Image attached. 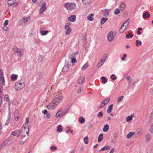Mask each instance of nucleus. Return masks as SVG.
<instances>
[{
    "instance_id": "1",
    "label": "nucleus",
    "mask_w": 153,
    "mask_h": 153,
    "mask_svg": "<svg viewBox=\"0 0 153 153\" xmlns=\"http://www.w3.org/2000/svg\"><path fill=\"white\" fill-rule=\"evenodd\" d=\"M130 21V19H128L122 24L119 30V32L122 33L126 30L129 26Z\"/></svg>"
},
{
    "instance_id": "2",
    "label": "nucleus",
    "mask_w": 153,
    "mask_h": 153,
    "mask_svg": "<svg viewBox=\"0 0 153 153\" xmlns=\"http://www.w3.org/2000/svg\"><path fill=\"white\" fill-rule=\"evenodd\" d=\"M64 7L68 10H71L75 9L76 7V5L73 2L70 3H65L64 4Z\"/></svg>"
},
{
    "instance_id": "3",
    "label": "nucleus",
    "mask_w": 153,
    "mask_h": 153,
    "mask_svg": "<svg viewBox=\"0 0 153 153\" xmlns=\"http://www.w3.org/2000/svg\"><path fill=\"white\" fill-rule=\"evenodd\" d=\"M25 84L23 80L17 82L15 85V89L17 90H20L24 88Z\"/></svg>"
},
{
    "instance_id": "4",
    "label": "nucleus",
    "mask_w": 153,
    "mask_h": 153,
    "mask_svg": "<svg viewBox=\"0 0 153 153\" xmlns=\"http://www.w3.org/2000/svg\"><path fill=\"white\" fill-rule=\"evenodd\" d=\"M58 106V104H56L53 101L49 103L46 106L48 110H52L56 108Z\"/></svg>"
},
{
    "instance_id": "5",
    "label": "nucleus",
    "mask_w": 153,
    "mask_h": 153,
    "mask_svg": "<svg viewBox=\"0 0 153 153\" xmlns=\"http://www.w3.org/2000/svg\"><path fill=\"white\" fill-rule=\"evenodd\" d=\"M115 36L114 35V33L112 31H110L107 35V38L109 41L112 42Z\"/></svg>"
},
{
    "instance_id": "6",
    "label": "nucleus",
    "mask_w": 153,
    "mask_h": 153,
    "mask_svg": "<svg viewBox=\"0 0 153 153\" xmlns=\"http://www.w3.org/2000/svg\"><path fill=\"white\" fill-rule=\"evenodd\" d=\"M41 2H43V3L42 5L41 6L39 11V13L40 14L43 13L47 9L46 4L45 2V1H41Z\"/></svg>"
},
{
    "instance_id": "7",
    "label": "nucleus",
    "mask_w": 153,
    "mask_h": 153,
    "mask_svg": "<svg viewBox=\"0 0 153 153\" xmlns=\"http://www.w3.org/2000/svg\"><path fill=\"white\" fill-rule=\"evenodd\" d=\"M21 134V132L19 130H15L12 132L11 134V138H13V136H16L18 137Z\"/></svg>"
},
{
    "instance_id": "8",
    "label": "nucleus",
    "mask_w": 153,
    "mask_h": 153,
    "mask_svg": "<svg viewBox=\"0 0 153 153\" xmlns=\"http://www.w3.org/2000/svg\"><path fill=\"white\" fill-rule=\"evenodd\" d=\"M14 51L15 54L19 57H21L22 55V54L20 50L16 47L14 48Z\"/></svg>"
},
{
    "instance_id": "9",
    "label": "nucleus",
    "mask_w": 153,
    "mask_h": 153,
    "mask_svg": "<svg viewBox=\"0 0 153 153\" xmlns=\"http://www.w3.org/2000/svg\"><path fill=\"white\" fill-rule=\"evenodd\" d=\"M4 83L5 81L3 76V72L2 70H0V85L2 83L3 85H4Z\"/></svg>"
},
{
    "instance_id": "10",
    "label": "nucleus",
    "mask_w": 153,
    "mask_h": 153,
    "mask_svg": "<svg viewBox=\"0 0 153 153\" xmlns=\"http://www.w3.org/2000/svg\"><path fill=\"white\" fill-rule=\"evenodd\" d=\"M62 100V96H59L58 97L54 98L52 100L56 104L59 103Z\"/></svg>"
},
{
    "instance_id": "11",
    "label": "nucleus",
    "mask_w": 153,
    "mask_h": 153,
    "mask_svg": "<svg viewBox=\"0 0 153 153\" xmlns=\"http://www.w3.org/2000/svg\"><path fill=\"white\" fill-rule=\"evenodd\" d=\"M63 109L62 108H60L59 109V111L56 114L55 117L56 118L59 117L63 113Z\"/></svg>"
},
{
    "instance_id": "12",
    "label": "nucleus",
    "mask_w": 153,
    "mask_h": 153,
    "mask_svg": "<svg viewBox=\"0 0 153 153\" xmlns=\"http://www.w3.org/2000/svg\"><path fill=\"white\" fill-rule=\"evenodd\" d=\"M76 19L75 15H73L70 16L68 19L69 21L72 22H74L75 21Z\"/></svg>"
},
{
    "instance_id": "13",
    "label": "nucleus",
    "mask_w": 153,
    "mask_h": 153,
    "mask_svg": "<svg viewBox=\"0 0 153 153\" xmlns=\"http://www.w3.org/2000/svg\"><path fill=\"white\" fill-rule=\"evenodd\" d=\"M107 56L105 57L104 59H101L100 62H99L97 65V66L98 68L100 67L104 63L105 60L106 59Z\"/></svg>"
},
{
    "instance_id": "14",
    "label": "nucleus",
    "mask_w": 153,
    "mask_h": 153,
    "mask_svg": "<svg viewBox=\"0 0 153 153\" xmlns=\"http://www.w3.org/2000/svg\"><path fill=\"white\" fill-rule=\"evenodd\" d=\"M19 111L18 110H16L14 112V117L16 120L17 121L19 119Z\"/></svg>"
},
{
    "instance_id": "15",
    "label": "nucleus",
    "mask_w": 153,
    "mask_h": 153,
    "mask_svg": "<svg viewBox=\"0 0 153 153\" xmlns=\"http://www.w3.org/2000/svg\"><path fill=\"white\" fill-rule=\"evenodd\" d=\"M85 80V77L84 76H80L78 79V82L79 84H82Z\"/></svg>"
},
{
    "instance_id": "16",
    "label": "nucleus",
    "mask_w": 153,
    "mask_h": 153,
    "mask_svg": "<svg viewBox=\"0 0 153 153\" xmlns=\"http://www.w3.org/2000/svg\"><path fill=\"white\" fill-rule=\"evenodd\" d=\"M22 130L24 132H25L28 135V134L29 132V129L28 127H25L23 126L22 128Z\"/></svg>"
},
{
    "instance_id": "17",
    "label": "nucleus",
    "mask_w": 153,
    "mask_h": 153,
    "mask_svg": "<svg viewBox=\"0 0 153 153\" xmlns=\"http://www.w3.org/2000/svg\"><path fill=\"white\" fill-rule=\"evenodd\" d=\"M10 138H8L3 143V144L5 146L6 145H8L10 144L12 142V139Z\"/></svg>"
},
{
    "instance_id": "18",
    "label": "nucleus",
    "mask_w": 153,
    "mask_h": 153,
    "mask_svg": "<svg viewBox=\"0 0 153 153\" xmlns=\"http://www.w3.org/2000/svg\"><path fill=\"white\" fill-rule=\"evenodd\" d=\"M94 13H92L87 16V18L88 19L91 21H92L94 19V18L93 17V16H94Z\"/></svg>"
},
{
    "instance_id": "19",
    "label": "nucleus",
    "mask_w": 153,
    "mask_h": 153,
    "mask_svg": "<svg viewBox=\"0 0 153 153\" xmlns=\"http://www.w3.org/2000/svg\"><path fill=\"white\" fill-rule=\"evenodd\" d=\"M150 16V14L146 12L143 13V17L144 19H145L146 18H149Z\"/></svg>"
},
{
    "instance_id": "20",
    "label": "nucleus",
    "mask_w": 153,
    "mask_h": 153,
    "mask_svg": "<svg viewBox=\"0 0 153 153\" xmlns=\"http://www.w3.org/2000/svg\"><path fill=\"white\" fill-rule=\"evenodd\" d=\"M146 142L147 143L149 142L151 139V136L149 134H147L146 135Z\"/></svg>"
},
{
    "instance_id": "21",
    "label": "nucleus",
    "mask_w": 153,
    "mask_h": 153,
    "mask_svg": "<svg viewBox=\"0 0 153 153\" xmlns=\"http://www.w3.org/2000/svg\"><path fill=\"white\" fill-rule=\"evenodd\" d=\"M143 129L142 128H138L136 131V133L139 135H141L143 133Z\"/></svg>"
},
{
    "instance_id": "22",
    "label": "nucleus",
    "mask_w": 153,
    "mask_h": 153,
    "mask_svg": "<svg viewBox=\"0 0 153 153\" xmlns=\"http://www.w3.org/2000/svg\"><path fill=\"white\" fill-rule=\"evenodd\" d=\"M49 32L48 30H44L42 29L40 30V32L41 35L43 36L45 35Z\"/></svg>"
},
{
    "instance_id": "23",
    "label": "nucleus",
    "mask_w": 153,
    "mask_h": 153,
    "mask_svg": "<svg viewBox=\"0 0 153 153\" xmlns=\"http://www.w3.org/2000/svg\"><path fill=\"white\" fill-rule=\"evenodd\" d=\"M18 76L16 74H12L11 76V79L12 81H15L16 80Z\"/></svg>"
},
{
    "instance_id": "24",
    "label": "nucleus",
    "mask_w": 153,
    "mask_h": 153,
    "mask_svg": "<svg viewBox=\"0 0 153 153\" xmlns=\"http://www.w3.org/2000/svg\"><path fill=\"white\" fill-rule=\"evenodd\" d=\"M135 132L134 131L130 132L127 135L126 137L127 138H130L133 135H134V134H135Z\"/></svg>"
},
{
    "instance_id": "25",
    "label": "nucleus",
    "mask_w": 153,
    "mask_h": 153,
    "mask_svg": "<svg viewBox=\"0 0 153 153\" xmlns=\"http://www.w3.org/2000/svg\"><path fill=\"white\" fill-rule=\"evenodd\" d=\"M85 121V119L83 117H81L79 118V121L81 124L84 123Z\"/></svg>"
},
{
    "instance_id": "26",
    "label": "nucleus",
    "mask_w": 153,
    "mask_h": 153,
    "mask_svg": "<svg viewBox=\"0 0 153 153\" xmlns=\"http://www.w3.org/2000/svg\"><path fill=\"white\" fill-rule=\"evenodd\" d=\"M16 0H8V4L9 6H11L15 4Z\"/></svg>"
},
{
    "instance_id": "27",
    "label": "nucleus",
    "mask_w": 153,
    "mask_h": 153,
    "mask_svg": "<svg viewBox=\"0 0 153 153\" xmlns=\"http://www.w3.org/2000/svg\"><path fill=\"white\" fill-rule=\"evenodd\" d=\"M109 126L107 124H105L104 127L103 131L104 132H106L109 129Z\"/></svg>"
},
{
    "instance_id": "28",
    "label": "nucleus",
    "mask_w": 153,
    "mask_h": 153,
    "mask_svg": "<svg viewBox=\"0 0 153 153\" xmlns=\"http://www.w3.org/2000/svg\"><path fill=\"white\" fill-rule=\"evenodd\" d=\"M113 106V104H111L108 107L107 110V112L108 113H109L111 111V110L112 109Z\"/></svg>"
},
{
    "instance_id": "29",
    "label": "nucleus",
    "mask_w": 153,
    "mask_h": 153,
    "mask_svg": "<svg viewBox=\"0 0 153 153\" xmlns=\"http://www.w3.org/2000/svg\"><path fill=\"white\" fill-rule=\"evenodd\" d=\"M78 54V52H75L74 53L72 54H70L69 55L68 57L70 59H71V57H75Z\"/></svg>"
},
{
    "instance_id": "30",
    "label": "nucleus",
    "mask_w": 153,
    "mask_h": 153,
    "mask_svg": "<svg viewBox=\"0 0 153 153\" xmlns=\"http://www.w3.org/2000/svg\"><path fill=\"white\" fill-rule=\"evenodd\" d=\"M62 130V127L61 125H59L57 126V131L58 132H61Z\"/></svg>"
},
{
    "instance_id": "31",
    "label": "nucleus",
    "mask_w": 153,
    "mask_h": 153,
    "mask_svg": "<svg viewBox=\"0 0 153 153\" xmlns=\"http://www.w3.org/2000/svg\"><path fill=\"white\" fill-rule=\"evenodd\" d=\"M110 148V146L107 145L103 147L102 149H100V151H102L104 150H106Z\"/></svg>"
},
{
    "instance_id": "32",
    "label": "nucleus",
    "mask_w": 153,
    "mask_h": 153,
    "mask_svg": "<svg viewBox=\"0 0 153 153\" xmlns=\"http://www.w3.org/2000/svg\"><path fill=\"white\" fill-rule=\"evenodd\" d=\"M108 20V19L107 18H102L100 21L101 24V25L104 24Z\"/></svg>"
},
{
    "instance_id": "33",
    "label": "nucleus",
    "mask_w": 153,
    "mask_h": 153,
    "mask_svg": "<svg viewBox=\"0 0 153 153\" xmlns=\"http://www.w3.org/2000/svg\"><path fill=\"white\" fill-rule=\"evenodd\" d=\"M103 139V134H100L98 136V141L99 142H100Z\"/></svg>"
},
{
    "instance_id": "34",
    "label": "nucleus",
    "mask_w": 153,
    "mask_h": 153,
    "mask_svg": "<svg viewBox=\"0 0 153 153\" xmlns=\"http://www.w3.org/2000/svg\"><path fill=\"white\" fill-rule=\"evenodd\" d=\"M126 7V4L124 3H122L120 6V9L121 10H123Z\"/></svg>"
},
{
    "instance_id": "35",
    "label": "nucleus",
    "mask_w": 153,
    "mask_h": 153,
    "mask_svg": "<svg viewBox=\"0 0 153 153\" xmlns=\"http://www.w3.org/2000/svg\"><path fill=\"white\" fill-rule=\"evenodd\" d=\"M4 99L8 103L10 102V100L8 96L7 95H5L4 96Z\"/></svg>"
},
{
    "instance_id": "36",
    "label": "nucleus",
    "mask_w": 153,
    "mask_h": 153,
    "mask_svg": "<svg viewBox=\"0 0 153 153\" xmlns=\"http://www.w3.org/2000/svg\"><path fill=\"white\" fill-rule=\"evenodd\" d=\"M133 34L131 33H129L128 34H127L126 35V38L127 39H129V37L132 38L133 36Z\"/></svg>"
},
{
    "instance_id": "37",
    "label": "nucleus",
    "mask_w": 153,
    "mask_h": 153,
    "mask_svg": "<svg viewBox=\"0 0 153 153\" xmlns=\"http://www.w3.org/2000/svg\"><path fill=\"white\" fill-rule=\"evenodd\" d=\"M88 66V64L86 63L84 64L81 68V70H84L87 68Z\"/></svg>"
},
{
    "instance_id": "38",
    "label": "nucleus",
    "mask_w": 153,
    "mask_h": 153,
    "mask_svg": "<svg viewBox=\"0 0 153 153\" xmlns=\"http://www.w3.org/2000/svg\"><path fill=\"white\" fill-rule=\"evenodd\" d=\"M133 119L131 115L130 116H128L126 120V121L127 122H129L131 121Z\"/></svg>"
},
{
    "instance_id": "39",
    "label": "nucleus",
    "mask_w": 153,
    "mask_h": 153,
    "mask_svg": "<svg viewBox=\"0 0 153 153\" xmlns=\"http://www.w3.org/2000/svg\"><path fill=\"white\" fill-rule=\"evenodd\" d=\"M120 10L118 8L115 9L114 13L115 15H118L120 13Z\"/></svg>"
},
{
    "instance_id": "40",
    "label": "nucleus",
    "mask_w": 153,
    "mask_h": 153,
    "mask_svg": "<svg viewBox=\"0 0 153 153\" xmlns=\"http://www.w3.org/2000/svg\"><path fill=\"white\" fill-rule=\"evenodd\" d=\"M110 98H108L104 100L102 102H103L106 105L110 101Z\"/></svg>"
},
{
    "instance_id": "41",
    "label": "nucleus",
    "mask_w": 153,
    "mask_h": 153,
    "mask_svg": "<svg viewBox=\"0 0 153 153\" xmlns=\"http://www.w3.org/2000/svg\"><path fill=\"white\" fill-rule=\"evenodd\" d=\"M84 141L85 144H88V137H85L84 139Z\"/></svg>"
},
{
    "instance_id": "42",
    "label": "nucleus",
    "mask_w": 153,
    "mask_h": 153,
    "mask_svg": "<svg viewBox=\"0 0 153 153\" xmlns=\"http://www.w3.org/2000/svg\"><path fill=\"white\" fill-rule=\"evenodd\" d=\"M83 3L85 4H89L90 2V0H82Z\"/></svg>"
},
{
    "instance_id": "43",
    "label": "nucleus",
    "mask_w": 153,
    "mask_h": 153,
    "mask_svg": "<svg viewBox=\"0 0 153 153\" xmlns=\"http://www.w3.org/2000/svg\"><path fill=\"white\" fill-rule=\"evenodd\" d=\"M102 79V82L104 83H106L107 82V79H106L104 76H102L101 77Z\"/></svg>"
},
{
    "instance_id": "44",
    "label": "nucleus",
    "mask_w": 153,
    "mask_h": 153,
    "mask_svg": "<svg viewBox=\"0 0 153 153\" xmlns=\"http://www.w3.org/2000/svg\"><path fill=\"white\" fill-rule=\"evenodd\" d=\"M123 97V96H121L120 97H119L117 99V102H121L122 100Z\"/></svg>"
},
{
    "instance_id": "45",
    "label": "nucleus",
    "mask_w": 153,
    "mask_h": 153,
    "mask_svg": "<svg viewBox=\"0 0 153 153\" xmlns=\"http://www.w3.org/2000/svg\"><path fill=\"white\" fill-rule=\"evenodd\" d=\"M103 112L102 111H100L97 115V117L98 118L102 117L103 116Z\"/></svg>"
},
{
    "instance_id": "46",
    "label": "nucleus",
    "mask_w": 153,
    "mask_h": 153,
    "mask_svg": "<svg viewBox=\"0 0 153 153\" xmlns=\"http://www.w3.org/2000/svg\"><path fill=\"white\" fill-rule=\"evenodd\" d=\"M70 24L69 23H68L66 25H65V30H68L70 28H69V26H70Z\"/></svg>"
},
{
    "instance_id": "47",
    "label": "nucleus",
    "mask_w": 153,
    "mask_h": 153,
    "mask_svg": "<svg viewBox=\"0 0 153 153\" xmlns=\"http://www.w3.org/2000/svg\"><path fill=\"white\" fill-rule=\"evenodd\" d=\"M142 44L141 42L140 41L138 40H136V45L137 46L138 45H141Z\"/></svg>"
},
{
    "instance_id": "48",
    "label": "nucleus",
    "mask_w": 153,
    "mask_h": 153,
    "mask_svg": "<svg viewBox=\"0 0 153 153\" xmlns=\"http://www.w3.org/2000/svg\"><path fill=\"white\" fill-rule=\"evenodd\" d=\"M46 118L47 119H50L51 118V116L50 113H48L46 114Z\"/></svg>"
},
{
    "instance_id": "49",
    "label": "nucleus",
    "mask_w": 153,
    "mask_h": 153,
    "mask_svg": "<svg viewBox=\"0 0 153 153\" xmlns=\"http://www.w3.org/2000/svg\"><path fill=\"white\" fill-rule=\"evenodd\" d=\"M104 15L106 17L108 16L109 15V13L108 11L107 10L104 11Z\"/></svg>"
},
{
    "instance_id": "50",
    "label": "nucleus",
    "mask_w": 153,
    "mask_h": 153,
    "mask_svg": "<svg viewBox=\"0 0 153 153\" xmlns=\"http://www.w3.org/2000/svg\"><path fill=\"white\" fill-rule=\"evenodd\" d=\"M72 58V59L71 60V61L73 63H75L76 62V60L75 59V57H73Z\"/></svg>"
},
{
    "instance_id": "51",
    "label": "nucleus",
    "mask_w": 153,
    "mask_h": 153,
    "mask_svg": "<svg viewBox=\"0 0 153 153\" xmlns=\"http://www.w3.org/2000/svg\"><path fill=\"white\" fill-rule=\"evenodd\" d=\"M70 67V65H68L67 66H65L63 68V70L65 71L68 70Z\"/></svg>"
},
{
    "instance_id": "52",
    "label": "nucleus",
    "mask_w": 153,
    "mask_h": 153,
    "mask_svg": "<svg viewBox=\"0 0 153 153\" xmlns=\"http://www.w3.org/2000/svg\"><path fill=\"white\" fill-rule=\"evenodd\" d=\"M43 58L42 56H40L39 57L38 59V61L39 62H41L43 61Z\"/></svg>"
},
{
    "instance_id": "53",
    "label": "nucleus",
    "mask_w": 153,
    "mask_h": 153,
    "mask_svg": "<svg viewBox=\"0 0 153 153\" xmlns=\"http://www.w3.org/2000/svg\"><path fill=\"white\" fill-rule=\"evenodd\" d=\"M27 22V18L26 17H24L23 19V22L24 23H25Z\"/></svg>"
},
{
    "instance_id": "54",
    "label": "nucleus",
    "mask_w": 153,
    "mask_h": 153,
    "mask_svg": "<svg viewBox=\"0 0 153 153\" xmlns=\"http://www.w3.org/2000/svg\"><path fill=\"white\" fill-rule=\"evenodd\" d=\"M71 31V29L70 28L68 30H66V31L65 32V34L67 35H68L69 34L70 32Z\"/></svg>"
},
{
    "instance_id": "55",
    "label": "nucleus",
    "mask_w": 153,
    "mask_h": 153,
    "mask_svg": "<svg viewBox=\"0 0 153 153\" xmlns=\"http://www.w3.org/2000/svg\"><path fill=\"white\" fill-rule=\"evenodd\" d=\"M8 117L9 118V119L5 123V125H8L9 123V120L10 119V114H9V115L8 116Z\"/></svg>"
},
{
    "instance_id": "56",
    "label": "nucleus",
    "mask_w": 153,
    "mask_h": 153,
    "mask_svg": "<svg viewBox=\"0 0 153 153\" xmlns=\"http://www.w3.org/2000/svg\"><path fill=\"white\" fill-rule=\"evenodd\" d=\"M57 149V147L56 146H51L50 147V149L52 151H54L55 150Z\"/></svg>"
},
{
    "instance_id": "57",
    "label": "nucleus",
    "mask_w": 153,
    "mask_h": 153,
    "mask_svg": "<svg viewBox=\"0 0 153 153\" xmlns=\"http://www.w3.org/2000/svg\"><path fill=\"white\" fill-rule=\"evenodd\" d=\"M110 78L111 79H112L113 80H115L116 78L117 77L115 76H114V74H112Z\"/></svg>"
},
{
    "instance_id": "58",
    "label": "nucleus",
    "mask_w": 153,
    "mask_h": 153,
    "mask_svg": "<svg viewBox=\"0 0 153 153\" xmlns=\"http://www.w3.org/2000/svg\"><path fill=\"white\" fill-rule=\"evenodd\" d=\"M127 55L126 54H124L123 56L121 58V59L122 61H124L125 59V58L126 57Z\"/></svg>"
},
{
    "instance_id": "59",
    "label": "nucleus",
    "mask_w": 153,
    "mask_h": 153,
    "mask_svg": "<svg viewBox=\"0 0 153 153\" xmlns=\"http://www.w3.org/2000/svg\"><path fill=\"white\" fill-rule=\"evenodd\" d=\"M105 105V104L103 102H102L100 105V108H102L104 107Z\"/></svg>"
},
{
    "instance_id": "60",
    "label": "nucleus",
    "mask_w": 153,
    "mask_h": 153,
    "mask_svg": "<svg viewBox=\"0 0 153 153\" xmlns=\"http://www.w3.org/2000/svg\"><path fill=\"white\" fill-rule=\"evenodd\" d=\"M105 105V104L103 102H102L100 105V108H102L104 107Z\"/></svg>"
},
{
    "instance_id": "61",
    "label": "nucleus",
    "mask_w": 153,
    "mask_h": 153,
    "mask_svg": "<svg viewBox=\"0 0 153 153\" xmlns=\"http://www.w3.org/2000/svg\"><path fill=\"white\" fill-rule=\"evenodd\" d=\"M126 79L128 81L129 83H131V79L130 78L129 76H127Z\"/></svg>"
},
{
    "instance_id": "62",
    "label": "nucleus",
    "mask_w": 153,
    "mask_h": 153,
    "mask_svg": "<svg viewBox=\"0 0 153 153\" xmlns=\"http://www.w3.org/2000/svg\"><path fill=\"white\" fill-rule=\"evenodd\" d=\"M82 90V88L80 87L78 88L77 92L78 94H79L81 92Z\"/></svg>"
},
{
    "instance_id": "63",
    "label": "nucleus",
    "mask_w": 153,
    "mask_h": 153,
    "mask_svg": "<svg viewBox=\"0 0 153 153\" xmlns=\"http://www.w3.org/2000/svg\"><path fill=\"white\" fill-rule=\"evenodd\" d=\"M8 20L5 21L4 24V26L7 25L8 24Z\"/></svg>"
},
{
    "instance_id": "64",
    "label": "nucleus",
    "mask_w": 153,
    "mask_h": 153,
    "mask_svg": "<svg viewBox=\"0 0 153 153\" xmlns=\"http://www.w3.org/2000/svg\"><path fill=\"white\" fill-rule=\"evenodd\" d=\"M149 130L150 133L152 134H153V128H150Z\"/></svg>"
}]
</instances>
